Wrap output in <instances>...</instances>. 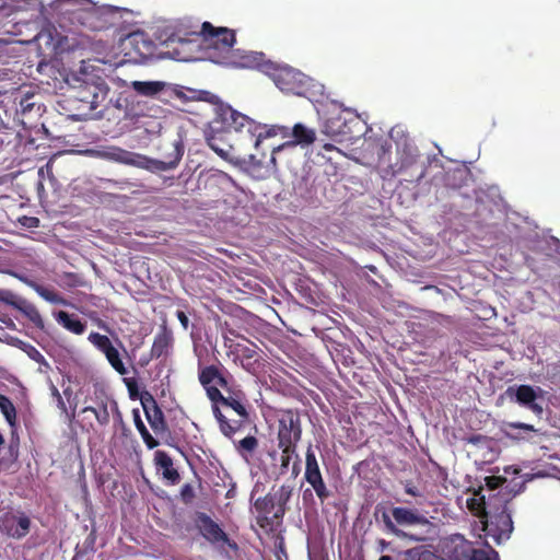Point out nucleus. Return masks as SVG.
Returning a JSON list of instances; mask_svg holds the SVG:
<instances>
[{
	"mask_svg": "<svg viewBox=\"0 0 560 560\" xmlns=\"http://www.w3.org/2000/svg\"><path fill=\"white\" fill-rule=\"evenodd\" d=\"M287 128L256 122L230 105H221L206 135L208 145L222 159L232 158L241 149L253 144L258 148L262 139L285 135Z\"/></svg>",
	"mask_w": 560,
	"mask_h": 560,
	"instance_id": "f257e3e1",
	"label": "nucleus"
},
{
	"mask_svg": "<svg viewBox=\"0 0 560 560\" xmlns=\"http://www.w3.org/2000/svg\"><path fill=\"white\" fill-rule=\"evenodd\" d=\"M389 138L396 144L398 161L395 165H388L383 170V177L404 175L408 183H419L427 174L428 164L421 161L420 153L413 140L401 127H394L389 131Z\"/></svg>",
	"mask_w": 560,
	"mask_h": 560,
	"instance_id": "f03ea898",
	"label": "nucleus"
},
{
	"mask_svg": "<svg viewBox=\"0 0 560 560\" xmlns=\"http://www.w3.org/2000/svg\"><path fill=\"white\" fill-rule=\"evenodd\" d=\"M166 147L168 150L161 160L151 159L116 147L109 148L107 151L103 152V156L109 161L136 166L150 172H164L175 168L184 154V144L182 141H172L167 143Z\"/></svg>",
	"mask_w": 560,
	"mask_h": 560,
	"instance_id": "7ed1b4c3",
	"label": "nucleus"
},
{
	"mask_svg": "<svg viewBox=\"0 0 560 560\" xmlns=\"http://www.w3.org/2000/svg\"><path fill=\"white\" fill-rule=\"evenodd\" d=\"M361 124L359 116L346 108L332 105L324 115L322 132L332 141L342 143L359 137Z\"/></svg>",
	"mask_w": 560,
	"mask_h": 560,
	"instance_id": "20e7f679",
	"label": "nucleus"
},
{
	"mask_svg": "<svg viewBox=\"0 0 560 560\" xmlns=\"http://www.w3.org/2000/svg\"><path fill=\"white\" fill-rule=\"evenodd\" d=\"M266 74L284 93L307 96L313 85V80L301 71L289 66L277 65L272 61Z\"/></svg>",
	"mask_w": 560,
	"mask_h": 560,
	"instance_id": "39448f33",
	"label": "nucleus"
},
{
	"mask_svg": "<svg viewBox=\"0 0 560 560\" xmlns=\"http://www.w3.org/2000/svg\"><path fill=\"white\" fill-rule=\"evenodd\" d=\"M199 35L202 44L209 49V58L217 63L236 43L235 32L229 27L214 26L210 22H203Z\"/></svg>",
	"mask_w": 560,
	"mask_h": 560,
	"instance_id": "423d86ee",
	"label": "nucleus"
},
{
	"mask_svg": "<svg viewBox=\"0 0 560 560\" xmlns=\"http://www.w3.org/2000/svg\"><path fill=\"white\" fill-rule=\"evenodd\" d=\"M304 479L311 486L303 491V500L306 501L308 498H313V491L320 501L322 504L327 502L332 495V490L328 487L324 480L316 454L310 445L305 452V470Z\"/></svg>",
	"mask_w": 560,
	"mask_h": 560,
	"instance_id": "0eeeda50",
	"label": "nucleus"
},
{
	"mask_svg": "<svg viewBox=\"0 0 560 560\" xmlns=\"http://www.w3.org/2000/svg\"><path fill=\"white\" fill-rule=\"evenodd\" d=\"M70 21L82 31L100 32L112 25L109 10L97 7L92 2L84 3V7L70 12Z\"/></svg>",
	"mask_w": 560,
	"mask_h": 560,
	"instance_id": "6e6552de",
	"label": "nucleus"
},
{
	"mask_svg": "<svg viewBox=\"0 0 560 560\" xmlns=\"http://www.w3.org/2000/svg\"><path fill=\"white\" fill-rule=\"evenodd\" d=\"M382 521L387 532L400 538L407 536L400 526H425L429 524L428 517L419 510L405 506L392 508L390 515L383 512Z\"/></svg>",
	"mask_w": 560,
	"mask_h": 560,
	"instance_id": "1a4fd4ad",
	"label": "nucleus"
},
{
	"mask_svg": "<svg viewBox=\"0 0 560 560\" xmlns=\"http://www.w3.org/2000/svg\"><path fill=\"white\" fill-rule=\"evenodd\" d=\"M192 527L212 546L226 545L233 550L237 549V544L230 539L221 526L205 512H195L192 515Z\"/></svg>",
	"mask_w": 560,
	"mask_h": 560,
	"instance_id": "9d476101",
	"label": "nucleus"
},
{
	"mask_svg": "<svg viewBox=\"0 0 560 560\" xmlns=\"http://www.w3.org/2000/svg\"><path fill=\"white\" fill-rule=\"evenodd\" d=\"M486 536L491 537L497 545L508 540L513 532L511 512L508 509V500L503 502L500 512L491 514L486 512L483 528Z\"/></svg>",
	"mask_w": 560,
	"mask_h": 560,
	"instance_id": "9b49d317",
	"label": "nucleus"
},
{
	"mask_svg": "<svg viewBox=\"0 0 560 560\" xmlns=\"http://www.w3.org/2000/svg\"><path fill=\"white\" fill-rule=\"evenodd\" d=\"M217 63L237 69H257L264 73L271 67V61L262 52L233 48L222 59H218Z\"/></svg>",
	"mask_w": 560,
	"mask_h": 560,
	"instance_id": "f8f14e48",
	"label": "nucleus"
},
{
	"mask_svg": "<svg viewBox=\"0 0 560 560\" xmlns=\"http://www.w3.org/2000/svg\"><path fill=\"white\" fill-rule=\"evenodd\" d=\"M108 88L105 83H88L80 85L73 96V103H79L77 116H88L96 109L106 98Z\"/></svg>",
	"mask_w": 560,
	"mask_h": 560,
	"instance_id": "ddd939ff",
	"label": "nucleus"
},
{
	"mask_svg": "<svg viewBox=\"0 0 560 560\" xmlns=\"http://www.w3.org/2000/svg\"><path fill=\"white\" fill-rule=\"evenodd\" d=\"M32 528L30 515L21 509H10L0 515V533L12 539L26 537Z\"/></svg>",
	"mask_w": 560,
	"mask_h": 560,
	"instance_id": "4468645a",
	"label": "nucleus"
},
{
	"mask_svg": "<svg viewBox=\"0 0 560 560\" xmlns=\"http://www.w3.org/2000/svg\"><path fill=\"white\" fill-rule=\"evenodd\" d=\"M302 438L301 417L296 411L284 410L278 421V447L284 445L298 447Z\"/></svg>",
	"mask_w": 560,
	"mask_h": 560,
	"instance_id": "2eb2a0df",
	"label": "nucleus"
},
{
	"mask_svg": "<svg viewBox=\"0 0 560 560\" xmlns=\"http://www.w3.org/2000/svg\"><path fill=\"white\" fill-rule=\"evenodd\" d=\"M505 396L528 408L537 416L542 413V407L536 402L537 393L530 385L509 386Z\"/></svg>",
	"mask_w": 560,
	"mask_h": 560,
	"instance_id": "dca6fc26",
	"label": "nucleus"
},
{
	"mask_svg": "<svg viewBox=\"0 0 560 560\" xmlns=\"http://www.w3.org/2000/svg\"><path fill=\"white\" fill-rule=\"evenodd\" d=\"M141 404L145 413V418L151 427V429L156 433H164L167 431V424L164 418V413L161 408L158 406L154 397L145 393V396L142 397Z\"/></svg>",
	"mask_w": 560,
	"mask_h": 560,
	"instance_id": "f3484780",
	"label": "nucleus"
},
{
	"mask_svg": "<svg viewBox=\"0 0 560 560\" xmlns=\"http://www.w3.org/2000/svg\"><path fill=\"white\" fill-rule=\"evenodd\" d=\"M126 43L131 46L136 56L141 59H145L153 54L154 43L143 32L129 34Z\"/></svg>",
	"mask_w": 560,
	"mask_h": 560,
	"instance_id": "a211bd4d",
	"label": "nucleus"
},
{
	"mask_svg": "<svg viewBox=\"0 0 560 560\" xmlns=\"http://www.w3.org/2000/svg\"><path fill=\"white\" fill-rule=\"evenodd\" d=\"M233 347L232 352L235 354L234 361H240L242 368L246 371H252L255 363H258L259 357L257 353L256 346H246L243 343H236Z\"/></svg>",
	"mask_w": 560,
	"mask_h": 560,
	"instance_id": "6ab92c4d",
	"label": "nucleus"
},
{
	"mask_svg": "<svg viewBox=\"0 0 560 560\" xmlns=\"http://www.w3.org/2000/svg\"><path fill=\"white\" fill-rule=\"evenodd\" d=\"M213 415L219 423L221 433L226 438H232L240 431L249 418L228 419L221 411L219 406H213Z\"/></svg>",
	"mask_w": 560,
	"mask_h": 560,
	"instance_id": "aec40b11",
	"label": "nucleus"
},
{
	"mask_svg": "<svg viewBox=\"0 0 560 560\" xmlns=\"http://www.w3.org/2000/svg\"><path fill=\"white\" fill-rule=\"evenodd\" d=\"M154 462L156 468L162 470L164 479L168 480L172 485L179 481L180 476L176 468H174L172 457L164 451H156L154 454Z\"/></svg>",
	"mask_w": 560,
	"mask_h": 560,
	"instance_id": "412c9836",
	"label": "nucleus"
},
{
	"mask_svg": "<svg viewBox=\"0 0 560 560\" xmlns=\"http://www.w3.org/2000/svg\"><path fill=\"white\" fill-rule=\"evenodd\" d=\"M172 331L167 329L165 325L161 327V330L155 335L153 345L151 348V357L159 359L168 353V350L173 346Z\"/></svg>",
	"mask_w": 560,
	"mask_h": 560,
	"instance_id": "4be33fe9",
	"label": "nucleus"
},
{
	"mask_svg": "<svg viewBox=\"0 0 560 560\" xmlns=\"http://www.w3.org/2000/svg\"><path fill=\"white\" fill-rule=\"evenodd\" d=\"M198 378L203 387L215 383L222 388H228V380L215 365H208L199 370Z\"/></svg>",
	"mask_w": 560,
	"mask_h": 560,
	"instance_id": "5701e85b",
	"label": "nucleus"
},
{
	"mask_svg": "<svg viewBox=\"0 0 560 560\" xmlns=\"http://www.w3.org/2000/svg\"><path fill=\"white\" fill-rule=\"evenodd\" d=\"M451 557L454 560H469L475 547L472 542L464 538L463 535L456 534L451 537Z\"/></svg>",
	"mask_w": 560,
	"mask_h": 560,
	"instance_id": "b1692460",
	"label": "nucleus"
},
{
	"mask_svg": "<svg viewBox=\"0 0 560 560\" xmlns=\"http://www.w3.org/2000/svg\"><path fill=\"white\" fill-rule=\"evenodd\" d=\"M54 316L59 325L72 334L82 335L86 329V324L81 322L75 315L58 311L54 313Z\"/></svg>",
	"mask_w": 560,
	"mask_h": 560,
	"instance_id": "393cba45",
	"label": "nucleus"
},
{
	"mask_svg": "<svg viewBox=\"0 0 560 560\" xmlns=\"http://www.w3.org/2000/svg\"><path fill=\"white\" fill-rule=\"evenodd\" d=\"M16 308L38 329L44 330L45 322L38 308L25 300L16 304Z\"/></svg>",
	"mask_w": 560,
	"mask_h": 560,
	"instance_id": "a878e982",
	"label": "nucleus"
},
{
	"mask_svg": "<svg viewBox=\"0 0 560 560\" xmlns=\"http://www.w3.org/2000/svg\"><path fill=\"white\" fill-rule=\"evenodd\" d=\"M131 88L139 95L154 96L164 90L165 83L160 81H133Z\"/></svg>",
	"mask_w": 560,
	"mask_h": 560,
	"instance_id": "bb28decb",
	"label": "nucleus"
},
{
	"mask_svg": "<svg viewBox=\"0 0 560 560\" xmlns=\"http://www.w3.org/2000/svg\"><path fill=\"white\" fill-rule=\"evenodd\" d=\"M27 284L45 301L54 303V304H61V305L67 304V301L65 300V298L61 296L55 290L48 289L35 281H28Z\"/></svg>",
	"mask_w": 560,
	"mask_h": 560,
	"instance_id": "cd10ccee",
	"label": "nucleus"
},
{
	"mask_svg": "<svg viewBox=\"0 0 560 560\" xmlns=\"http://www.w3.org/2000/svg\"><path fill=\"white\" fill-rule=\"evenodd\" d=\"M293 492V487L289 485H282L275 493H271L277 508L278 512L275 514V517L281 516L284 514L287 509V503L290 501L291 495Z\"/></svg>",
	"mask_w": 560,
	"mask_h": 560,
	"instance_id": "c85d7f7f",
	"label": "nucleus"
},
{
	"mask_svg": "<svg viewBox=\"0 0 560 560\" xmlns=\"http://www.w3.org/2000/svg\"><path fill=\"white\" fill-rule=\"evenodd\" d=\"M132 416H133L135 425H136L137 430L139 431L147 447L150 450H153L154 447H156L159 445V442L148 431L147 427L144 425L143 421L141 420L139 409H133Z\"/></svg>",
	"mask_w": 560,
	"mask_h": 560,
	"instance_id": "c756f323",
	"label": "nucleus"
},
{
	"mask_svg": "<svg viewBox=\"0 0 560 560\" xmlns=\"http://www.w3.org/2000/svg\"><path fill=\"white\" fill-rule=\"evenodd\" d=\"M88 339L97 350L104 353L106 358L113 350H115L114 345L106 335L93 331L89 335Z\"/></svg>",
	"mask_w": 560,
	"mask_h": 560,
	"instance_id": "7c9ffc66",
	"label": "nucleus"
},
{
	"mask_svg": "<svg viewBox=\"0 0 560 560\" xmlns=\"http://www.w3.org/2000/svg\"><path fill=\"white\" fill-rule=\"evenodd\" d=\"M401 560H439V556L424 546H417L406 550Z\"/></svg>",
	"mask_w": 560,
	"mask_h": 560,
	"instance_id": "2f4dec72",
	"label": "nucleus"
},
{
	"mask_svg": "<svg viewBox=\"0 0 560 560\" xmlns=\"http://www.w3.org/2000/svg\"><path fill=\"white\" fill-rule=\"evenodd\" d=\"M292 135L295 139V143L311 144L316 139L315 131L306 128L302 124L294 125Z\"/></svg>",
	"mask_w": 560,
	"mask_h": 560,
	"instance_id": "473e14b6",
	"label": "nucleus"
},
{
	"mask_svg": "<svg viewBox=\"0 0 560 560\" xmlns=\"http://www.w3.org/2000/svg\"><path fill=\"white\" fill-rule=\"evenodd\" d=\"M93 412L98 424L105 427L109 423V410L107 400H102L98 408L92 406L84 407L81 412Z\"/></svg>",
	"mask_w": 560,
	"mask_h": 560,
	"instance_id": "72a5a7b5",
	"label": "nucleus"
},
{
	"mask_svg": "<svg viewBox=\"0 0 560 560\" xmlns=\"http://www.w3.org/2000/svg\"><path fill=\"white\" fill-rule=\"evenodd\" d=\"M0 410L11 427L16 424V409L9 397L0 394Z\"/></svg>",
	"mask_w": 560,
	"mask_h": 560,
	"instance_id": "f704fd0d",
	"label": "nucleus"
},
{
	"mask_svg": "<svg viewBox=\"0 0 560 560\" xmlns=\"http://www.w3.org/2000/svg\"><path fill=\"white\" fill-rule=\"evenodd\" d=\"M279 448L281 451V454H280V474L283 475V474L288 472L290 463L293 459V457L299 459V454L296 452L298 447H295V446L284 445V446L279 447Z\"/></svg>",
	"mask_w": 560,
	"mask_h": 560,
	"instance_id": "c9c22d12",
	"label": "nucleus"
},
{
	"mask_svg": "<svg viewBox=\"0 0 560 560\" xmlns=\"http://www.w3.org/2000/svg\"><path fill=\"white\" fill-rule=\"evenodd\" d=\"M34 94L33 93H26L19 100V109L18 113L22 117H26L30 115L36 107V112L40 109L39 105H36V103L33 101Z\"/></svg>",
	"mask_w": 560,
	"mask_h": 560,
	"instance_id": "e433bc0d",
	"label": "nucleus"
},
{
	"mask_svg": "<svg viewBox=\"0 0 560 560\" xmlns=\"http://www.w3.org/2000/svg\"><path fill=\"white\" fill-rule=\"evenodd\" d=\"M222 406L233 409L238 417L249 418V413L242 402V399L235 394V396H229L223 399Z\"/></svg>",
	"mask_w": 560,
	"mask_h": 560,
	"instance_id": "4c0bfd02",
	"label": "nucleus"
},
{
	"mask_svg": "<svg viewBox=\"0 0 560 560\" xmlns=\"http://www.w3.org/2000/svg\"><path fill=\"white\" fill-rule=\"evenodd\" d=\"M276 506L277 504L271 493L258 498L254 503V508L258 514H270Z\"/></svg>",
	"mask_w": 560,
	"mask_h": 560,
	"instance_id": "58836bf2",
	"label": "nucleus"
},
{
	"mask_svg": "<svg viewBox=\"0 0 560 560\" xmlns=\"http://www.w3.org/2000/svg\"><path fill=\"white\" fill-rule=\"evenodd\" d=\"M107 361L108 363L110 364V366L120 375H126L128 374V370L127 368L125 366L121 358H120V353L119 351L115 348V350H113L108 355H107Z\"/></svg>",
	"mask_w": 560,
	"mask_h": 560,
	"instance_id": "ea45409f",
	"label": "nucleus"
},
{
	"mask_svg": "<svg viewBox=\"0 0 560 560\" xmlns=\"http://www.w3.org/2000/svg\"><path fill=\"white\" fill-rule=\"evenodd\" d=\"M469 560H499V556L492 548H489L488 550L475 548L472 553L469 556Z\"/></svg>",
	"mask_w": 560,
	"mask_h": 560,
	"instance_id": "a19ab883",
	"label": "nucleus"
},
{
	"mask_svg": "<svg viewBox=\"0 0 560 560\" xmlns=\"http://www.w3.org/2000/svg\"><path fill=\"white\" fill-rule=\"evenodd\" d=\"M206 389L208 398L212 402L213 406H218V404H223V399L225 396L222 395L220 389L217 386L208 385L207 387H203Z\"/></svg>",
	"mask_w": 560,
	"mask_h": 560,
	"instance_id": "79ce46f5",
	"label": "nucleus"
},
{
	"mask_svg": "<svg viewBox=\"0 0 560 560\" xmlns=\"http://www.w3.org/2000/svg\"><path fill=\"white\" fill-rule=\"evenodd\" d=\"M257 447L258 440L253 435H248L238 442V450H244L248 453H253Z\"/></svg>",
	"mask_w": 560,
	"mask_h": 560,
	"instance_id": "37998d69",
	"label": "nucleus"
},
{
	"mask_svg": "<svg viewBox=\"0 0 560 560\" xmlns=\"http://www.w3.org/2000/svg\"><path fill=\"white\" fill-rule=\"evenodd\" d=\"M110 411L113 412L114 419L121 427L122 431H127L126 423L122 418V413L119 410L118 404L115 400L109 402Z\"/></svg>",
	"mask_w": 560,
	"mask_h": 560,
	"instance_id": "c03bdc74",
	"label": "nucleus"
},
{
	"mask_svg": "<svg viewBox=\"0 0 560 560\" xmlns=\"http://www.w3.org/2000/svg\"><path fill=\"white\" fill-rule=\"evenodd\" d=\"M45 176H48L49 178L52 177V162L48 161L45 166H42L38 170V177H39V187H43V180L45 179Z\"/></svg>",
	"mask_w": 560,
	"mask_h": 560,
	"instance_id": "a18cd8bd",
	"label": "nucleus"
},
{
	"mask_svg": "<svg viewBox=\"0 0 560 560\" xmlns=\"http://www.w3.org/2000/svg\"><path fill=\"white\" fill-rule=\"evenodd\" d=\"M57 407L61 410V412H63V413H66L68 416V419L70 421H72L74 419V417H75V406L72 408V411L70 413H68L67 406H66L61 395H58Z\"/></svg>",
	"mask_w": 560,
	"mask_h": 560,
	"instance_id": "49530a36",
	"label": "nucleus"
},
{
	"mask_svg": "<svg viewBox=\"0 0 560 560\" xmlns=\"http://www.w3.org/2000/svg\"><path fill=\"white\" fill-rule=\"evenodd\" d=\"M180 495L185 502H189L194 498V490L189 483L182 487Z\"/></svg>",
	"mask_w": 560,
	"mask_h": 560,
	"instance_id": "de8ad7c7",
	"label": "nucleus"
},
{
	"mask_svg": "<svg viewBox=\"0 0 560 560\" xmlns=\"http://www.w3.org/2000/svg\"><path fill=\"white\" fill-rule=\"evenodd\" d=\"M508 427L511 429H521L528 432H536L537 430L532 424L523 423V422H510Z\"/></svg>",
	"mask_w": 560,
	"mask_h": 560,
	"instance_id": "09e8293b",
	"label": "nucleus"
},
{
	"mask_svg": "<svg viewBox=\"0 0 560 560\" xmlns=\"http://www.w3.org/2000/svg\"><path fill=\"white\" fill-rule=\"evenodd\" d=\"M22 224L28 229L38 228L39 220L35 217H23Z\"/></svg>",
	"mask_w": 560,
	"mask_h": 560,
	"instance_id": "8fccbe9b",
	"label": "nucleus"
},
{
	"mask_svg": "<svg viewBox=\"0 0 560 560\" xmlns=\"http://www.w3.org/2000/svg\"><path fill=\"white\" fill-rule=\"evenodd\" d=\"M176 317L177 319L179 320L182 327L184 330H187L188 329V326H189V318L188 316L185 314L184 311H176Z\"/></svg>",
	"mask_w": 560,
	"mask_h": 560,
	"instance_id": "3c124183",
	"label": "nucleus"
},
{
	"mask_svg": "<svg viewBox=\"0 0 560 560\" xmlns=\"http://www.w3.org/2000/svg\"><path fill=\"white\" fill-rule=\"evenodd\" d=\"M269 514H258L257 516V524L261 527V528H265L269 525H271V521L268 516Z\"/></svg>",
	"mask_w": 560,
	"mask_h": 560,
	"instance_id": "603ef678",
	"label": "nucleus"
},
{
	"mask_svg": "<svg viewBox=\"0 0 560 560\" xmlns=\"http://www.w3.org/2000/svg\"><path fill=\"white\" fill-rule=\"evenodd\" d=\"M466 441L470 444H479L481 442H487V436L481 434H472L468 438H466Z\"/></svg>",
	"mask_w": 560,
	"mask_h": 560,
	"instance_id": "864d4df0",
	"label": "nucleus"
},
{
	"mask_svg": "<svg viewBox=\"0 0 560 560\" xmlns=\"http://www.w3.org/2000/svg\"><path fill=\"white\" fill-rule=\"evenodd\" d=\"M389 153V147L382 145L378 153L380 164L385 162V156Z\"/></svg>",
	"mask_w": 560,
	"mask_h": 560,
	"instance_id": "5fc2aeb1",
	"label": "nucleus"
},
{
	"mask_svg": "<svg viewBox=\"0 0 560 560\" xmlns=\"http://www.w3.org/2000/svg\"><path fill=\"white\" fill-rule=\"evenodd\" d=\"M405 492H406L407 494L412 495V497H418V495H420V493H419L418 489H417L415 486L410 485V483H408V485L405 487Z\"/></svg>",
	"mask_w": 560,
	"mask_h": 560,
	"instance_id": "6e6d98bb",
	"label": "nucleus"
},
{
	"mask_svg": "<svg viewBox=\"0 0 560 560\" xmlns=\"http://www.w3.org/2000/svg\"><path fill=\"white\" fill-rule=\"evenodd\" d=\"M300 458L294 460L293 465H292V476L295 478L299 476L301 469H300Z\"/></svg>",
	"mask_w": 560,
	"mask_h": 560,
	"instance_id": "4d7b16f0",
	"label": "nucleus"
},
{
	"mask_svg": "<svg viewBox=\"0 0 560 560\" xmlns=\"http://www.w3.org/2000/svg\"><path fill=\"white\" fill-rule=\"evenodd\" d=\"M323 149L326 150V151H332V150H336L337 148L334 144H331V143H325L323 145Z\"/></svg>",
	"mask_w": 560,
	"mask_h": 560,
	"instance_id": "13d9d810",
	"label": "nucleus"
},
{
	"mask_svg": "<svg viewBox=\"0 0 560 560\" xmlns=\"http://www.w3.org/2000/svg\"><path fill=\"white\" fill-rule=\"evenodd\" d=\"M281 150V147H277V148H273L272 149V154H271V161L275 163L276 162V158H275V153L280 151Z\"/></svg>",
	"mask_w": 560,
	"mask_h": 560,
	"instance_id": "bf43d9fd",
	"label": "nucleus"
},
{
	"mask_svg": "<svg viewBox=\"0 0 560 560\" xmlns=\"http://www.w3.org/2000/svg\"><path fill=\"white\" fill-rule=\"evenodd\" d=\"M63 395L69 398L72 395V389L70 387L65 388Z\"/></svg>",
	"mask_w": 560,
	"mask_h": 560,
	"instance_id": "052dcab7",
	"label": "nucleus"
},
{
	"mask_svg": "<svg viewBox=\"0 0 560 560\" xmlns=\"http://www.w3.org/2000/svg\"><path fill=\"white\" fill-rule=\"evenodd\" d=\"M58 395H61V394L59 393L58 388L54 386L52 387V396L56 397V399H57Z\"/></svg>",
	"mask_w": 560,
	"mask_h": 560,
	"instance_id": "680f3d73",
	"label": "nucleus"
},
{
	"mask_svg": "<svg viewBox=\"0 0 560 560\" xmlns=\"http://www.w3.org/2000/svg\"><path fill=\"white\" fill-rule=\"evenodd\" d=\"M378 560H393L390 556H382Z\"/></svg>",
	"mask_w": 560,
	"mask_h": 560,
	"instance_id": "e2e57ef3",
	"label": "nucleus"
},
{
	"mask_svg": "<svg viewBox=\"0 0 560 560\" xmlns=\"http://www.w3.org/2000/svg\"><path fill=\"white\" fill-rule=\"evenodd\" d=\"M185 529H186L187 532H189V530L191 529V526H190V525H186Z\"/></svg>",
	"mask_w": 560,
	"mask_h": 560,
	"instance_id": "0e129e2a",
	"label": "nucleus"
},
{
	"mask_svg": "<svg viewBox=\"0 0 560 560\" xmlns=\"http://www.w3.org/2000/svg\"><path fill=\"white\" fill-rule=\"evenodd\" d=\"M3 93H4V92H3L2 90H0V96H1V95H3Z\"/></svg>",
	"mask_w": 560,
	"mask_h": 560,
	"instance_id": "69168bd1",
	"label": "nucleus"
},
{
	"mask_svg": "<svg viewBox=\"0 0 560 560\" xmlns=\"http://www.w3.org/2000/svg\"><path fill=\"white\" fill-rule=\"evenodd\" d=\"M439 560H445V559H443L442 557H439Z\"/></svg>",
	"mask_w": 560,
	"mask_h": 560,
	"instance_id": "338daca9",
	"label": "nucleus"
}]
</instances>
